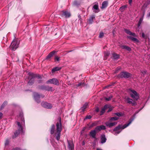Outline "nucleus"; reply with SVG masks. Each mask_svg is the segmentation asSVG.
<instances>
[{
    "mask_svg": "<svg viewBox=\"0 0 150 150\" xmlns=\"http://www.w3.org/2000/svg\"><path fill=\"white\" fill-rule=\"evenodd\" d=\"M62 129L61 119L60 118L59 121L56 124V126L54 125H52L50 129V133L54 136L57 140H59L60 138L61 132Z\"/></svg>",
    "mask_w": 150,
    "mask_h": 150,
    "instance_id": "nucleus-1",
    "label": "nucleus"
},
{
    "mask_svg": "<svg viewBox=\"0 0 150 150\" xmlns=\"http://www.w3.org/2000/svg\"><path fill=\"white\" fill-rule=\"evenodd\" d=\"M17 121V129L14 133V135H13V138H16L20 134L23 132L22 126L25 124V121L22 112H20L19 114V116L18 117Z\"/></svg>",
    "mask_w": 150,
    "mask_h": 150,
    "instance_id": "nucleus-2",
    "label": "nucleus"
},
{
    "mask_svg": "<svg viewBox=\"0 0 150 150\" xmlns=\"http://www.w3.org/2000/svg\"><path fill=\"white\" fill-rule=\"evenodd\" d=\"M134 119H133L131 120L128 123L125 124L123 125L122 126L119 125L117 127H116L114 129V131H115V133H114V134L115 135H117L119 134L121 131V130H120V129H123L129 126V125L132 122L133 120Z\"/></svg>",
    "mask_w": 150,
    "mask_h": 150,
    "instance_id": "nucleus-3",
    "label": "nucleus"
},
{
    "mask_svg": "<svg viewBox=\"0 0 150 150\" xmlns=\"http://www.w3.org/2000/svg\"><path fill=\"white\" fill-rule=\"evenodd\" d=\"M131 97L134 99L137 100L139 98V96L136 91L134 90L129 89L128 90Z\"/></svg>",
    "mask_w": 150,
    "mask_h": 150,
    "instance_id": "nucleus-4",
    "label": "nucleus"
},
{
    "mask_svg": "<svg viewBox=\"0 0 150 150\" xmlns=\"http://www.w3.org/2000/svg\"><path fill=\"white\" fill-rule=\"evenodd\" d=\"M19 44V41L17 39H14L11 43V46L13 50H15L18 47Z\"/></svg>",
    "mask_w": 150,
    "mask_h": 150,
    "instance_id": "nucleus-5",
    "label": "nucleus"
},
{
    "mask_svg": "<svg viewBox=\"0 0 150 150\" xmlns=\"http://www.w3.org/2000/svg\"><path fill=\"white\" fill-rule=\"evenodd\" d=\"M46 83L53 84L55 85H58L59 84L58 80L56 79H50L46 82Z\"/></svg>",
    "mask_w": 150,
    "mask_h": 150,
    "instance_id": "nucleus-6",
    "label": "nucleus"
},
{
    "mask_svg": "<svg viewBox=\"0 0 150 150\" xmlns=\"http://www.w3.org/2000/svg\"><path fill=\"white\" fill-rule=\"evenodd\" d=\"M29 79H30L29 81L28 82V84L29 85H32L33 83V78L35 77V75L32 73H29Z\"/></svg>",
    "mask_w": 150,
    "mask_h": 150,
    "instance_id": "nucleus-7",
    "label": "nucleus"
},
{
    "mask_svg": "<svg viewBox=\"0 0 150 150\" xmlns=\"http://www.w3.org/2000/svg\"><path fill=\"white\" fill-rule=\"evenodd\" d=\"M41 105L43 107L48 109H50L52 107V106L50 103L45 102H42Z\"/></svg>",
    "mask_w": 150,
    "mask_h": 150,
    "instance_id": "nucleus-8",
    "label": "nucleus"
},
{
    "mask_svg": "<svg viewBox=\"0 0 150 150\" xmlns=\"http://www.w3.org/2000/svg\"><path fill=\"white\" fill-rule=\"evenodd\" d=\"M131 75L130 73L126 72H122L120 74V76L121 77L127 78L129 77Z\"/></svg>",
    "mask_w": 150,
    "mask_h": 150,
    "instance_id": "nucleus-9",
    "label": "nucleus"
},
{
    "mask_svg": "<svg viewBox=\"0 0 150 150\" xmlns=\"http://www.w3.org/2000/svg\"><path fill=\"white\" fill-rule=\"evenodd\" d=\"M41 96L37 93H34V98L35 101L38 103L40 102V98Z\"/></svg>",
    "mask_w": 150,
    "mask_h": 150,
    "instance_id": "nucleus-10",
    "label": "nucleus"
},
{
    "mask_svg": "<svg viewBox=\"0 0 150 150\" xmlns=\"http://www.w3.org/2000/svg\"><path fill=\"white\" fill-rule=\"evenodd\" d=\"M41 88L42 89L48 91H52L54 90V89L52 87H50L49 86H42L41 87Z\"/></svg>",
    "mask_w": 150,
    "mask_h": 150,
    "instance_id": "nucleus-11",
    "label": "nucleus"
},
{
    "mask_svg": "<svg viewBox=\"0 0 150 150\" xmlns=\"http://www.w3.org/2000/svg\"><path fill=\"white\" fill-rule=\"evenodd\" d=\"M9 140L7 139L6 140L5 143V146L4 150H9Z\"/></svg>",
    "mask_w": 150,
    "mask_h": 150,
    "instance_id": "nucleus-12",
    "label": "nucleus"
},
{
    "mask_svg": "<svg viewBox=\"0 0 150 150\" xmlns=\"http://www.w3.org/2000/svg\"><path fill=\"white\" fill-rule=\"evenodd\" d=\"M105 129V127L104 125H101L97 127L95 129L97 132H99L101 130H104Z\"/></svg>",
    "mask_w": 150,
    "mask_h": 150,
    "instance_id": "nucleus-13",
    "label": "nucleus"
},
{
    "mask_svg": "<svg viewBox=\"0 0 150 150\" xmlns=\"http://www.w3.org/2000/svg\"><path fill=\"white\" fill-rule=\"evenodd\" d=\"M117 124V122H107L105 123L106 126L109 127H111Z\"/></svg>",
    "mask_w": 150,
    "mask_h": 150,
    "instance_id": "nucleus-14",
    "label": "nucleus"
},
{
    "mask_svg": "<svg viewBox=\"0 0 150 150\" xmlns=\"http://www.w3.org/2000/svg\"><path fill=\"white\" fill-rule=\"evenodd\" d=\"M133 36H128L127 37L130 39L132 41L136 43H138L139 42V41L136 38L133 37Z\"/></svg>",
    "mask_w": 150,
    "mask_h": 150,
    "instance_id": "nucleus-15",
    "label": "nucleus"
},
{
    "mask_svg": "<svg viewBox=\"0 0 150 150\" xmlns=\"http://www.w3.org/2000/svg\"><path fill=\"white\" fill-rule=\"evenodd\" d=\"M96 132L97 131L95 129L91 131L90 133V136L93 138H95Z\"/></svg>",
    "mask_w": 150,
    "mask_h": 150,
    "instance_id": "nucleus-16",
    "label": "nucleus"
},
{
    "mask_svg": "<svg viewBox=\"0 0 150 150\" xmlns=\"http://www.w3.org/2000/svg\"><path fill=\"white\" fill-rule=\"evenodd\" d=\"M93 9L96 10L94 11V12L95 13H97L99 11L98 3L96 4L93 5Z\"/></svg>",
    "mask_w": 150,
    "mask_h": 150,
    "instance_id": "nucleus-17",
    "label": "nucleus"
},
{
    "mask_svg": "<svg viewBox=\"0 0 150 150\" xmlns=\"http://www.w3.org/2000/svg\"><path fill=\"white\" fill-rule=\"evenodd\" d=\"M68 147L69 149L72 150L74 149V146L73 142H72L68 141Z\"/></svg>",
    "mask_w": 150,
    "mask_h": 150,
    "instance_id": "nucleus-18",
    "label": "nucleus"
},
{
    "mask_svg": "<svg viewBox=\"0 0 150 150\" xmlns=\"http://www.w3.org/2000/svg\"><path fill=\"white\" fill-rule=\"evenodd\" d=\"M127 101L128 103L132 104L133 105H135L136 103V102L133 101L132 100L129 98L127 99Z\"/></svg>",
    "mask_w": 150,
    "mask_h": 150,
    "instance_id": "nucleus-19",
    "label": "nucleus"
},
{
    "mask_svg": "<svg viewBox=\"0 0 150 150\" xmlns=\"http://www.w3.org/2000/svg\"><path fill=\"white\" fill-rule=\"evenodd\" d=\"M62 14L66 18L69 17L70 16V13L67 11H62Z\"/></svg>",
    "mask_w": 150,
    "mask_h": 150,
    "instance_id": "nucleus-20",
    "label": "nucleus"
},
{
    "mask_svg": "<svg viewBox=\"0 0 150 150\" xmlns=\"http://www.w3.org/2000/svg\"><path fill=\"white\" fill-rule=\"evenodd\" d=\"M56 52L54 51L51 52L47 57L46 59H48L52 57L55 53Z\"/></svg>",
    "mask_w": 150,
    "mask_h": 150,
    "instance_id": "nucleus-21",
    "label": "nucleus"
},
{
    "mask_svg": "<svg viewBox=\"0 0 150 150\" xmlns=\"http://www.w3.org/2000/svg\"><path fill=\"white\" fill-rule=\"evenodd\" d=\"M125 32L126 33L128 34L129 35H131L134 37H136V35L134 33H132L129 30H125Z\"/></svg>",
    "mask_w": 150,
    "mask_h": 150,
    "instance_id": "nucleus-22",
    "label": "nucleus"
},
{
    "mask_svg": "<svg viewBox=\"0 0 150 150\" xmlns=\"http://www.w3.org/2000/svg\"><path fill=\"white\" fill-rule=\"evenodd\" d=\"M101 143L102 144L106 142V139L105 135H102L101 136Z\"/></svg>",
    "mask_w": 150,
    "mask_h": 150,
    "instance_id": "nucleus-23",
    "label": "nucleus"
},
{
    "mask_svg": "<svg viewBox=\"0 0 150 150\" xmlns=\"http://www.w3.org/2000/svg\"><path fill=\"white\" fill-rule=\"evenodd\" d=\"M108 5V2L106 1H103L102 4L101 8L103 9L105 8Z\"/></svg>",
    "mask_w": 150,
    "mask_h": 150,
    "instance_id": "nucleus-24",
    "label": "nucleus"
},
{
    "mask_svg": "<svg viewBox=\"0 0 150 150\" xmlns=\"http://www.w3.org/2000/svg\"><path fill=\"white\" fill-rule=\"evenodd\" d=\"M120 47L122 49H125L128 51H130L131 50L130 47L125 45H122L120 46Z\"/></svg>",
    "mask_w": 150,
    "mask_h": 150,
    "instance_id": "nucleus-25",
    "label": "nucleus"
},
{
    "mask_svg": "<svg viewBox=\"0 0 150 150\" xmlns=\"http://www.w3.org/2000/svg\"><path fill=\"white\" fill-rule=\"evenodd\" d=\"M88 104L87 103H85L81 108V110L82 111H85L86 109L88 106Z\"/></svg>",
    "mask_w": 150,
    "mask_h": 150,
    "instance_id": "nucleus-26",
    "label": "nucleus"
},
{
    "mask_svg": "<svg viewBox=\"0 0 150 150\" xmlns=\"http://www.w3.org/2000/svg\"><path fill=\"white\" fill-rule=\"evenodd\" d=\"M109 107V106L108 105H105L104 106V107L103 108L101 111V115H102L105 112V110L107 109Z\"/></svg>",
    "mask_w": 150,
    "mask_h": 150,
    "instance_id": "nucleus-27",
    "label": "nucleus"
},
{
    "mask_svg": "<svg viewBox=\"0 0 150 150\" xmlns=\"http://www.w3.org/2000/svg\"><path fill=\"white\" fill-rule=\"evenodd\" d=\"M95 16H92L88 20V23L90 24L92 23L93 22V20L95 18Z\"/></svg>",
    "mask_w": 150,
    "mask_h": 150,
    "instance_id": "nucleus-28",
    "label": "nucleus"
},
{
    "mask_svg": "<svg viewBox=\"0 0 150 150\" xmlns=\"http://www.w3.org/2000/svg\"><path fill=\"white\" fill-rule=\"evenodd\" d=\"M61 69V67H55V68H54L53 69H52V72H55V71L59 70Z\"/></svg>",
    "mask_w": 150,
    "mask_h": 150,
    "instance_id": "nucleus-29",
    "label": "nucleus"
},
{
    "mask_svg": "<svg viewBox=\"0 0 150 150\" xmlns=\"http://www.w3.org/2000/svg\"><path fill=\"white\" fill-rule=\"evenodd\" d=\"M7 101H5L1 105V107L0 108V110L2 109L4 107L7 105Z\"/></svg>",
    "mask_w": 150,
    "mask_h": 150,
    "instance_id": "nucleus-30",
    "label": "nucleus"
},
{
    "mask_svg": "<svg viewBox=\"0 0 150 150\" xmlns=\"http://www.w3.org/2000/svg\"><path fill=\"white\" fill-rule=\"evenodd\" d=\"M143 16L140 18L139 20V21L137 25V26H138V27H139L140 26L143 20Z\"/></svg>",
    "mask_w": 150,
    "mask_h": 150,
    "instance_id": "nucleus-31",
    "label": "nucleus"
},
{
    "mask_svg": "<svg viewBox=\"0 0 150 150\" xmlns=\"http://www.w3.org/2000/svg\"><path fill=\"white\" fill-rule=\"evenodd\" d=\"M114 114L118 117L123 116V114L121 112H116Z\"/></svg>",
    "mask_w": 150,
    "mask_h": 150,
    "instance_id": "nucleus-32",
    "label": "nucleus"
},
{
    "mask_svg": "<svg viewBox=\"0 0 150 150\" xmlns=\"http://www.w3.org/2000/svg\"><path fill=\"white\" fill-rule=\"evenodd\" d=\"M127 8V5H124V6H122V7H121L120 8V10L121 11H123L126 8Z\"/></svg>",
    "mask_w": 150,
    "mask_h": 150,
    "instance_id": "nucleus-33",
    "label": "nucleus"
},
{
    "mask_svg": "<svg viewBox=\"0 0 150 150\" xmlns=\"http://www.w3.org/2000/svg\"><path fill=\"white\" fill-rule=\"evenodd\" d=\"M113 56L114 58L115 59H117L119 57V56L118 55L115 53H114L113 54Z\"/></svg>",
    "mask_w": 150,
    "mask_h": 150,
    "instance_id": "nucleus-34",
    "label": "nucleus"
},
{
    "mask_svg": "<svg viewBox=\"0 0 150 150\" xmlns=\"http://www.w3.org/2000/svg\"><path fill=\"white\" fill-rule=\"evenodd\" d=\"M118 118H119L117 117H113L111 118L110 119V120L111 121L113 120H117L118 119Z\"/></svg>",
    "mask_w": 150,
    "mask_h": 150,
    "instance_id": "nucleus-35",
    "label": "nucleus"
},
{
    "mask_svg": "<svg viewBox=\"0 0 150 150\" xmlns=\"http://www.w3.org/2000/svg\"><path fill=\"white\" fill-rule=\"evenodd\" d=\"M83 84L80 83H79L78 84L74 86V87L76 88H77V87L81 86V85H83Z\"/></svg>",
    "mask_w": 150,
    "mask_h": 150,
    "instance_id": "nucleus-36",
    "label": "nucleus"
},
{
    "mask_svg": "<svg viewBox=\"0 0 150 150\" xmlns=\"http://www.w3.org/2000/svg\"><path fill=\"white\" fill-rule=\"evenodd\" d=\"M103 36L104 33L103 32H101L99 35V37L100 38H101L103 37Z\"/></svg>",
    "mask_w": 150,
    "mask_h": 150,
    "instance_id": "nucleus-37",
    "label": "nucleus"
},
{
    "mask_svg": "<svg viewBox=\"0 0 150 150\" xmlns=\"http://www.w3.org/2000/svg\"><path fill=\"white\" fill-rule=\"evenodd\" d=\"M112 97V96H111L109 97L108 98H105V99L106 100L109 101L111 99Z\"/></svg>",
    "mask_w": 150,
    "mask_h": 150,
    "instance_id": "nucleus-38",
    "label": "nucleus"
},
{
    "mask_svg": "<svg viewBox=\"0 0 150 150\" xmlns=\"http://www.w3.org/2000/svg\"><path fill=\"white\" fill-rule=\"evenodd\" d=\"M91 115L87 116L84 119H90L91 118Z\"/></svg>",
    "mask_w": 150,
    "mask_h": 150,
    "instance_id": "nucleus-39",
    "label": "nucleus"
},
{
    "mask_svg": "<svg viewBox=\"0 0 150 150\" xmlns=\"http://www.w3.org/2000/svg\"><path fill=\"white\" fill-rule=\"evenodd\" d=\"M110 54V53L108 52H106L104 53V55L105 57L108 56Z\"/></svg>",
    "mask_w": 150,
    "mask_h": 150,
    "instance_id": "nucleus-40",
    "label": "nucleus"
},
{
    "mask_svg": "<svg viewBox=\"0 0 150 150\" xmlns=\"http://www.w3.org/2000/svg\"><path fill=\"white\" fill-rule=\"evenodd\" d=\"M55 60L57 61H59V57L56 56L55 58Z\"/></svg>",
    "mask_w": 150,
    "mask_h": 150,
    "instance_id": "nucleus-41",
    "label": "nucleus"
},
{
    "mask_svg": "<svg viewBox=\"0 0 150 150\" xmlns=\"http://www.w3.org/2000/svg\"><path fill=\"white\" fill-rule=\"evenodd\" d=\"M142 37L143 38H145V34H144L143 33H142Z\"/></svg>",
    "mask_w": 150,
    "mask_h": 150,
    "instance_id": "nucleus-42",
    "label": "nucleus"
},
{
    "mask_svg": "<svg viewBox=\"0 0 150 150\" xmlns=\"http://www.w3.org/2000/svg\"><path fill=\"white\" fill-rule=\"evenodd\" d=\"M3 115V114L0 112V119H1L2 116Z\"/></svg>",
    "mask_w": 150,
    "mask_h": 150,
    "instance_id": "nucleus-43",
    "label": "nucleus"
},
{
    "mask_svg": "<svg viewBox=\"0 0 150 150\" xmlns=\"http://www.w3.org/2000/svg\"><path fill=\"white\" fill-rule=\"evenodd\" d=\"M147 17L148 18L150 17V12L149 13V14H147Z\"/></svg>",
    "mask_w": 150,
    "mask_h": 150,
    "instance_id": "nucleus-44",
    "label": "nucleus"
},
{
    "mask_svg": "<svg viewBox=\"0 0 150 150\" xmlns=\"http://www.w3.org/2000/svg\"><path fill=\"white\" fill-rule=\"evenodd\" d=\"M85 130V128H83L82 131L81 132V134H82V132H83Z\"/></svg>",
    "mask_w": 150,
    "mask_h": 150,
    "instance_id": "nucleus-45",
    "label": "nucleus"
},
{
    "mask_svg": "<svg viewBox=\"0 0 150 150\" xmlns=\"http://www.w3.org/2000/svg\"><path fill=\"white\" fill-rule=\"evenodd\" d=\"M132 1H129V3L130 4H131L132 3Z\"/></svg>",
    "mask_w": 150,
    "mask_h": 150,
    "instance_id": "nucleus-46",
    "label": "nucleus"
},
{
    "mask_svg": "<svg viewBox=\"0 0 150 150\" xmlns=\"http://www.w3.org/2000/svg\"><path fill=\"white\" fill-rule=\"evenodd\" d=\"M146 72V71H144V72H142V73L143 74H145Z\"/></svg>",
    "mask_w": 150,
    "mask_h": 150,
    "instance_id": "nucleus-47",
    "label": "nucleus"
},
{
    "mask_svg": "<svg viewBox=\"0 0 150 150\" xmlns=\"http://www.w3.org/2000/svg\"><path fill=\"white\" fill-rule=\"evenodd\" d=\"M94 126V123H93L91 125V127H93V126Z\"/></svg>",
    "mask_w": 150,
    "mask_h": 150,
    "instance_id": "nucleus-48",
    "label": "nucleus"
},
{
    "mask_svg": "<svg viewBox=\"0 0 150 150\" xmlns=\"http://www.w3.org/2000/svg\"><path fill=\"white\" fill-rule=\"evenodd\" d=\"M111 110V109H109V110H108V112H109Z\"/></svg>",
    "mask_w": 150,
    "mask_h": 150,
    "instance_id": "nucleus-49",
    "label": "nucleus"
},
{
    "mask_svg": "<svg viewBox=\"0 0 150 150\" xmlns=\"http://www.w3.org/2000/svg\"><path fill=\"white\" fill-rule=\"evenodd\" d=\"M96 111L98 112L99 111V110L98 109H97L96 110Z\"/></svg>",
    "mask_w": 150,
    "mask_h": 150,
    "instance_id": "nucleus-50",
    "label": "nucleus"
},
{
    "mask_svg": "<svg viewBox=\"0 0 150 150\" xmlns=\"http://www.w3.org/2000/svg\"><path fill=\"white\" fill-rule=\"evenodd\" d=\"M149 47V48H150V45H149L148 47Z\"/></svg>",
    "mask_w": 150,
    "mask_h": 150,
    "instance_id": "nucleus-51",
    "label": "nucleus"
},
{
    "mask_svg": "<svg viewBox=\"0 0 150 150\" xmlns=\"http://www.w3.org/2000/svg\"><path fill=\"white\" fill-rule=\"evenodd\" d=\"M38 78H40V77H39V76H38Z\"/></svg>",
    "mask_w": 150,
    "mask_h": 150,
    "instance_id": "nucleus-52",
    "label": "nucleus"
},
{
    "mask_svg": "<svg viewBox=\"0 0 150 150\" xmlns=\"http://www.w3.org/2000/svg\"><path fill=\"white\" fill-rule=\"evenodd\" d=\"M75 5H77L76 4H75Z\"/></svg>",
    "mask_w": 150,
    "mask_h": 150,
    "instance_id": "nucleus-53",
    "label": "nucleus"
},
{
    "mask_svg": "<svg viewBox=\"0 0 150 150\" xmlns=\"http://www.w3.org/2000/svg\"><path fill=\"white\" fill-rule=\"evenodd\" d=\"M44 97V96H42V98H43V97Z\"/></svg>",
    "mask_w": 150,
    "mask_h": 150,
    "instance_id": "nucleus-54",
    "label": "nucleus"
}]
</instances>
